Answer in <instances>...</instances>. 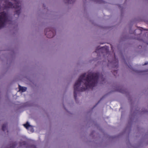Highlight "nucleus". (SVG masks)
<instances>
[{"mask_svg":"<svg viewBox=\"0 0 148 148\" xmlns=\"http://www.w3.org/2000/svg\"><path fill=\"white\" fill-rule=\"evenodd\" d=\"M7 20V16L5 13L3 12L0 14V28L4 26Z\"/></svg>","mask_w":148,"mask_h":148,"instance_id":"2","label":"nucleus"},{"mask_svg":"<svg viewBox=\"0 0 148 148\" xmlns=\"http://www.w3.org/2000/svg\"><path fill=\"white\" fill-rule=\"evenodd\" d=\"M23 125L27 129L30 130L32 132L34 131L32 126L28 122H27L26 124H24Z\"/></svg>","mask_w":148,"mask_h":148,"instance_id":"3","label":"nucleus"},{"mask_svg":"<svg viewBox=\"0 0 148 148\" xmlns=\"http://www.w3.org/2000/svg\"><path fill=\"white\" fill-rule=\"evenodd\" d=\"M98 78V74L94 73L88 76L86 74L81 76L74 86V93L77 91H82L92 88L97 82Z\"/></svg>","mask_w":148,"mask_h":148,"instance_id":"1","label":"nucleus"},{"mask_svg":"<svg viewBox=\"0 0 148 148\" xmlns=\"http://www.w3.org/2000/svg\"><path fill=\"white\" fill-rule=\"evenodd\" d=\"M18 5V3L17 4H16L15 6L14 5L13 6V5L12 4V3H9V5L8 6V7L9 8H12L13 7L15 8L18 9H20V7Z\"/></svg>","mask_w":148,"mask_h":148,"instance_id":"4","label":"nucleus"},{"mask_svg":"<svg viewBox=\"0 0 148 148\" xmlns=\"http://www.w3.org/2000/svg\"><path fill=\"white\" fill-rule=\"evenodd\" d=\"M148 64V62L145 63V65H146V64Z\"/></svg>","mask_w":148,"mask_h":148,"instance_id":"6","label":"nucleus"},{"mask_svg":"<svg viewBox=\"0 0 148 148\" xmlns=\"http://www.w3.org/2000/svg\"><path fill=\"white\" fill-rule=\"evenodd\" d=\"M19 91H21L22 92L25 91L27 89V88L26 87H21L20 85H19Z\"/></svg>","mask_w":148,"mask_h":148,"instance_id":"5","label":"nucleus"}]
</instances>
